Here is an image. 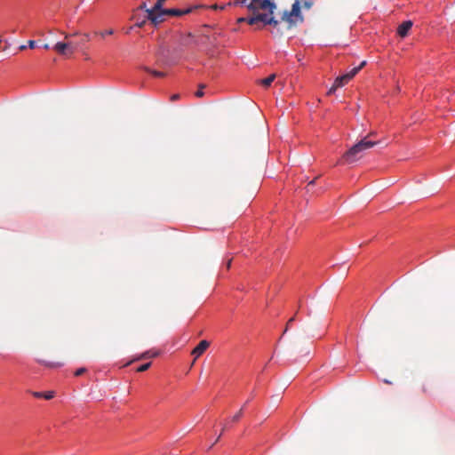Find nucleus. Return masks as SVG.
I'll use <instances>...</instances> for the list:
<instances>
[{
    "label": "nucleus",
    "instance_id": "nucleus-1",
    "mask_svg": "<svg viewBox=\"0 0 455 455\" xmlns=\"http://www.w3.org/2000/svg\"><path fill=\"white\" fill-rule=\"evenodd\" d=\"M249 12H253L254 16L249 20L251 26L260 28L264 26L270 25L276 28L281 21L288 24L287 28H291L297 26L298 23L303 22V16L300 11V4L296 0L291 11H284L281 16V20L275 19L274 12L276 9V4L272 0H250L247 4Z\"/></svg>",
    "mask_w": 455,
    "mask_h": 455
},
{
    "label": "nucleus",
    "instance_id": "nucleus-32",
    "mask_svg": "<svg viewBox=\"0 0 455 455\" xmlns=\"http://www.w3.org/2000/svg\"><path fill=\"white\" fill-rule=\"evenodd\" d=\"M139 9H140V10H145V11H146V9H148V8H147V4H146V3H142V4L139 6Z\"/></svg>",
    "mask_w": 455,
    "mask_h": 455
},
{
    "label": "nucleus",
    "instance_id": "nucleus-10",
    "mask_svg": "<svg viewBox=\"0 0 455 455\" xmlns=\"http://www.w3.org/2000/svg\"><path fill=\"white\" fill-rule=\"evenodd\" d=\"M366 65V61H362L359 66L354 68L348 73H346L347 76H349V79L351 80L364 66Z\"/></svg>",
    "mask_w": 455,
    "mask_h": 455
},
{
    "label": "nucleus",
    "instance_id": "nucleus-8",
    "mask_svg": "<svg viewBox=\"0 0 455 455\" xmlns=\"http://www.w3.org/2000/svg\"><path fill=\"white\" fill-rule=\"evenodd\" d=\"M412 21L411 20H406V21H403L402 24L399 25V27L397 28V34L401 36V37H405L410 29L412 27Z\"/></svg>",
    "mask_w": 455,
    "mask_h": 455
},
{
    "label": "nucleus",
    "instance_id": "nucleus-38",
    "mask_svg": "<svg viewBox=\"0 0 455 455\" xmlns=\"http://www.w3.org/2000/svg\"><path fill=\"white\" fill-rule=\"evenodd\" d=\"M24 49H26V46L25 45H21L20 46V50H24Z\"/></svg>",
    "mask_w": 455,
    "mask_h": 455
},
{
    "label": "nucleus",
    "instance_id": "nucleus-23",
    "mask_svg": "<svg viewBox=\"0 0 455 455\" xmlns=\"http://www.w3.org/2000/svg\"><path fill=\"white\" fill-rule=\"evenodd\" d=\"M295 321V316H292L291 318H290L287 322V324H286V328L283 331V334L288 331V328L289 326L291 324V323H293Z\"/></svg>",
    "mask_w": 455,
    "mask_h": 455
},
{
    "label": "nucleus",
    "instance_id": "nucleus-33",
    "mask_svg": "<svg viewBox=\"0 0 455 455\" xmlns=\"http://www.w3.org/2000/svg\"><path fill=\"white\" fill-rule=\"evenodd\" d=\"M63 34H64L65 39H68V38H69L70 36H72V35H70V34H66V33H63ZM76 35H78V33H77V32H75V33L73 34V36H76Z\"/></svg>",
    "mask_w": 455,
    "mask_h": 455
},
{
    "label": "nucleus",
    "instance_id": "nucleus-22",
    "mask_svg": "<svg viewBox=\"0 0 455 455\" xmlns=\"http://www.w3.org/2000/svg\"><path fill=\"white\" fill-rule=\"evenodd\" d=\"M114 34V30L113 29H108V30H105L103 32H100V36H109V35H113Z\"/></svg>",
    "mask_w": 455,
    "mask_h": 455
},
{
    "label": "nucleus",
    "instance_id": "nucleus-9",
    "mask_svg": "<svg viewBox=\"0 0 455 455\" xmlns=\"http://www.w3.org/2000/svg\"><path fill=\"white\" fill-rule=\"evenodd\" d=\"M157 355H158V352L157 351L148 350V351H146V352L142 353L140 356H138L134 360H141V359H147V358H153V357H156Z\"/></svg>",
    "mask_w": 455,
    "mask_h": 455
},
{
    "label": "nucleus",
    "instance_id": "nucleus-14",
    "mask_svg": "<svg viewBox=\"0 0 455 455\" xmlns=\"http://www.w3.org/2000/svg\"><path fill=\"white\" fill-rule=\"evenodd\" d=\"M249 2H250V0H235L233 3H229L228 4L235 5V6L242 5V6L247 7V4Z\"/></svg>",
    "mask_w": 455,
    "mask_h": 455
},
{
    "label": "nucleus",
    "instance_id": "nucleus-6",
    "mask_svg": "<svg viewBox=\"0 0 455 455\" xmlns=\"http://www.w3.org/2000/svg\"><path fill=\"white\" fill-rule=\"evenodd\" d=\"M210 347V342L204 339L192 350L191 355L195 356V360L201 356Z\"/></svg>",
    "mask_w": 455,
    "mask_h": 455
},
{
    "label": "nucleus",
    "instance_id": "nucleus-4",
    "mask_svg": "<svg viewBox=\"0 0 455 455\" xmlns=\"http://www.w3.org/2000/svg\"><path fill=\"white\" fill-rule=\"evenodd\" d=\"M53 49L62 56H70L75 52L76 49V44L70 42H58L53 46Z\"/></svg>",
    "mask_w": 455,
    "mask_h": 455
},
{
    "label": "nucleus",
    "instance_id": "nucleus-34",
    "mask_svg": "<svg viewBox=\"0 0 455 455\" xmlns=\"http://www.w3.org/2000/svg\"><path fill=\"white\" fill-rule=\"evenodd\" d=\"M225 429H226V426L223 427L222 431H221L220 435L217 437L215 443H217L220 439V436H221L222 433L225 431Z\"/></svg>",
    "mask_w": 455,
    "mask_h": 455
},
{
    "label": "nucleus",
    "instance_id": "nucleus-2",
    "mask_svg": "<svg viewBox=\"0 0 455 455\" xmlns=\"http://www.w3.org/2000/svg\"><path fill=\"white\" fill-rule=\"evenodd\" d=\"M374 132H371L369 135L362 139L358 143L354 145L349 150H347L343 157L347 163H353L363 157V153L379 144L378 141L369 140L371 136H373Z\"/></svg>",
    "mask_w": 455,
    "mask_h": 455
},
{
    "label": "nucleus",
    "instance_id": "nucleus-28",
    "mask_svg": "<svg viewBox=\"0 0 455 455\" xmlns=\"http://www.w3.org/2000/svg\"><path fill=\"white\" fill-rule=\"evenodd\" d=\"M180 94H173V95H172V97H171V100H172V101L177 100H179V99H180Z\"/></svg>",
    "mask_w": 455,
    "mask_h": 455
},
{
    "label": "nucleus",
    "instance_id": "nucleus-27",
    "mask_svg": "<svg viewBox=\"0 0 455 455\" xmlns=\"http://www.w3.org/2000/svg\"><path fill=\"white\" fill-rule=\"evenodd\" d=\"M32 395L36 398H43V392H33Z\"/></svg>",
    "mask_w": 455,
    "mask_h": 455
},
{
    "label": "nucleus",
    "instance_id": "nucleus-13",
    "mask_svg": "<svg viewBox=\"0 0 455 455\" xmlns=\"http://www.w3.org/2000/svg\"><path fill=\"white\" fill-rule=\"evenodd\" d=\"M337 80H339V82H340L342 86H344L346 84H347L350 81L349 76H347L346 74L338 76Z\"/></svg>",
    "mask_w": 455,
    "mask_h": 455
},
{
    "label": "nucleus",
    "instance_id": "nucleus-5",
    "mask_svg": "<svg viewBox=\"0 0 455 455\" xmlns=\"http://www.w3.org/2000/svg\"><path fill=\"white\" fill-rule=\"evenodd\" d=\"M196 8H197V7L196 6L189 7V8H187V9H184V10L175 9V8L164 9L163 11H161L159 12V14H161V16H162V22H163L164 20V16H166V15H170V16H182V15L188 14V13L192 12V11L194 9H196Z\"/></svg>",
    "mask_w": 455,
    "mask_h": 455
},
{
    "label": "nucleus",
    "instance_id": "nucleus-29",
    "mask_svg": "<svg viewBox=\"0 0 455 455\" xmlns=\"http://www.w3.org/2000/svg\"><path fill=\"white\" fill-rule=\"evenodd\" d=\"M146 23V20H142V21H140V22H137L136 23V26L139 27V28H141L145 25Z\"/></svg>",
    "mask_w": 455,
    "mask_h": 455
},
{
    "label": "nucleus",
    "instance_id": "nucleus-25",
    "mask_svg": "<svg viewBox=\"0 0 455 455\" xmlns=\"http://www.w3.org/2000/svg\"><path fill=\"white\" fill-rule=\"evenodd\" d=\"M332 86L337 90L338 88L339 87H342L340 82H339V80H337V78L335 79L334 81V84H332Z\"/></svg>",
    "mask_w": 455,
    "mask_h": 455
},
{
    "label": "nucleus",
    "instance_id": "nucleus-35",
    "mask_svg": "<svg viewBox=\"0 0 455 455\" xmlns=\"http://www.w3.org/2000/svg\"><path fill=\"white\" fill-rule=\"evenodd\" d=\"M231 267V259H229L228 262H227V268H229Z\"/></svg>",
    "mask_w": 455,
    "mask_h": 455
},
{
    "label": "nucleus",
    "instance_id": "nucleus-31",
    "mask_svg": "<svg viewBox=\"0 0 455 455\" xmlns=\"http://www.w3.org/2000/svg\"><path fill=\"white\" fill-rule=\"evenodd\" d=\"M335 91H336V89H335L333 86H331V87L329 89V91H328L327 94H328V95H331V94L334 93V92H335Z\"/></svg>",
    "mask_w": 455,
    "mask_h": 455
},
{
    "label": "nucleus",
    "instance_id": "nucleus-7",
    "mask_svg": "<svg viewBox=\"0 0 455 455\" xmlns=\"http://www.w3.org/2000/svg\"><path fill=\"white\" fill-rule=\"evenodd\" d=\"M179 44L182 47H189L192 44H196V41L194 36L191 33H188L180 36Z\"/></svg>",
    "mask_w": 455,
    "mask_h": 455
},
{
    "label": "nucleus",
    "instance_id": "nucleus-21",
    "mask_svg": "<svg viewBox=\"0 0 455 455\" xmlns=\"http://www.w3.org/2000/svg\"><path fill=\"white\" fill-rule=\"evenodd\" d=\"M85 371H86L85 368H79L76 371L75 375L78 377V376H81L82 374H84Z\"/></svg>",
    "mask_w": 455,
    "mask_h": 455
},
{
    "label": "nucleus",
    "instance_id": "nucleus-24",
    "mask_svg": "<svg viewBox=\"0 0 455 455\" xmlns=\"http://www.w3.org/2000/svg\"><path fill=\"white\" fill-rule=\"evenodd\" d=\"M332 86L337 90L338 88L339 87H342L340 82H339V80H337V78L335 79L334 81V84H332Z\"/></svg>",
    "mask_w": 455,
    "mask_h": 455
},
{
    "label": "nucleus",
    "instance_id": "nucleus-17",
    "mask_svg": "<svg viewBox=\"0 0 455 455\" xmlns=\"http://www.w3.org/2000/svg\"><path fill=\"white\" fill-rule=\"evenodd\" d=\"M147 71L149 72L150 74H152L154 76H156V77H163L164 76V74L163 72H160V71L151 70L149 68H147Z\"/></svg>",
    "mask_w": 455,
    "mask_h": 455
},
{
    "label": "nucleus",
    "instance_id": "nucleus-30",
    "mask_svg": "<svg viewBox=\"0 0 455 455\" xmlns=\"http://www.w3.org/2000/svg\"><path fill=\"white\" fill-rule=\"evenodd\" d=\"M90 40V36L88 34H84V39H83V43L84 42H88Z\"/></svg>",
    "mask_w": 455,
    "mask_h": 455
},
{
    "label": "nucleus",
    "instance_id": "nucleus-12",
    "mask_svg": "<svg viewBox=\"0 0 455 455\" xmlns=\"http://www.w3.org/2000/svg\"><path fill=\"white\" fill-rule=\"evenodd\" d=\"M275 79V75L272 74L269 76H267V78L260 80V84L264 87H268L271 85V84L274 82Z\"/></svg>",
    "mask_w": 455,
    "mask_h": 455
},
{
    "label": "nucleus",
    "instance_id": "nucleus-19",
    "mask_svg": "<svg viewBox=\"0 0 455 455\" xmlns=\"http://www.w3.org/2000/svg\"><path fill=\"white\" fill-rule=\"evenodd\" d=\"M53 397H54V392L53 391H49V392L43 393V398H44L46 400H50V399H52Z\"/></svg>",
    "mask_w": 455,
    "mask_h": 455
},
{
    "label": "nucleus",
    "instance_id": "nucleus-11",
    "mask_svg": "<svg viewBox=\"0 0 455 455\" xmlns=\"http://www.w3.org/2000/svg\"><path fill=\"white\" fill-rule=\"evenodd\" d=\"M38 363L47 368H59L62 366L61 363H52V362H47L44 360H38Z\"/></svg>",
    "mask_w": 455,
    "mask_h": 455
},
{
    "label": "nucleus",
    "instance_id": "nucleus-36",
    "mask_svg": "<svg viewBox=\"0 0 455 455\" xmlns=\"http://www.w3.org/2000/svg\"><path fill=\"white\" fill-rule=\"evenodd\" d=\"M315 180H311V181L308 183V185H307V186L314 185V184H315Z\"/></svg>",
    "mask_w": 455,
    "mask_h": 455
},
{
    "label": "nucleus",
    "instance_id": "nucleus-16",
    "mask_svg": "<svg viewBox=\"0 0 455 455\" xmlns=\"http://www.w3.org/2000/svg\"><path fill=\"white\" fill-rule=\"evenodd\" d=\"M243 409L241 408L239 411L233 416L231 419L233 422H237L241 419V417L243 416Z\"/></svg>",
    "mask_w": 455,
    "mask_h": 455
},
{
    "label": "nucleus",
    "instance_id": "nucleus-26",
    "mask_svg": "<svg viewBox=\"0 0 455 455\" xmlns=\"http://www.w3.org/2000/svg\"><path fill=\"white\" fill-rule=\"evenodd\" d=\"M28 47H29V48L34 49V48L36 47V41H34V40H29V41L28 42Z\"/></svg>",
    "mask_w": 455,
    "mask_h": 455
},
{
    "label": "nucleus",
    "instance_id": "nucleus-18",
    "mask_svg": "<svg viewBox=\"0 0 455 455\" xmlns=\"http://www.w3.org/2000/svg\"><path fill=\"white\" fill-rule=\"evenodd\" d=\"M151 365V363H144L142 365H140L138 369H137V371L138 372H143L145 371H147Z\"/></svg>",
    "mask_w": 455,
    "mask_h": 455
},
{
    "label": "nucleus",
    "instance_id": "nucleus-37",
    "mask_svg": "<svg viewBox=\"0 0 455 455\" xmlns=\"http://www.w3.org/2000/svg\"><path fill=\"white\" fill-rule=\"evenodd\" d=\"M44 49H49V44H45L44 45Z\"/></svg>",
    "mask_w": 455,
    "mask_h": 455
},
{
    "label": "nucleus",
    "instance_id": "nucleus-20",
    "mask_svg": "<svg viewBox=\"0 0 455 455\" xmlns=\"http://www.w3.org/2000/svg\"><path fill=\"white\" fill-rule=\"evenodd\" d=\"M204 86L201 85L200 88L196 92L195 95L198 98L203 97L204 95Z\"/></svg>",
    "mask_w": 455,
    "mask_h": 455
},
{
    "label": "nucleus",
    "instance_id": "nucleus-3",
    "mask_svg": "<svg viewBox=\"0 0 455 455\" xmlns=\"http://www.w3.org/2000/svg\"><path fill=\"white\" fill-rule=\"evenodd\" d=\"M167 0H157L155 5L150 9H146L147 20H150L154 25L162 22V16L159 14L164 10L163 5Z\"/></svg>",
    "mask_w": 455,
    "mask_h": 455
},
{
    "label": "nucleus",
    "instance_id": "nucleus-15",
    "mask_svg": "<svg viewBox=\"0 0 455 455\" xmlns=\"http://www.w3.org/2000/svg\"><path fill=\"white\" fill-rule=\"evenodd\" d=\"M254 16L253 12H250L249 16L244 18V17H241L237 20V22L238 23H242V22H247L249 25H251V23L249 22V20L251 18H252Z\"/></svg>",
    "mask_w": 455,
    "mask_h": 455
}]
</instances>
